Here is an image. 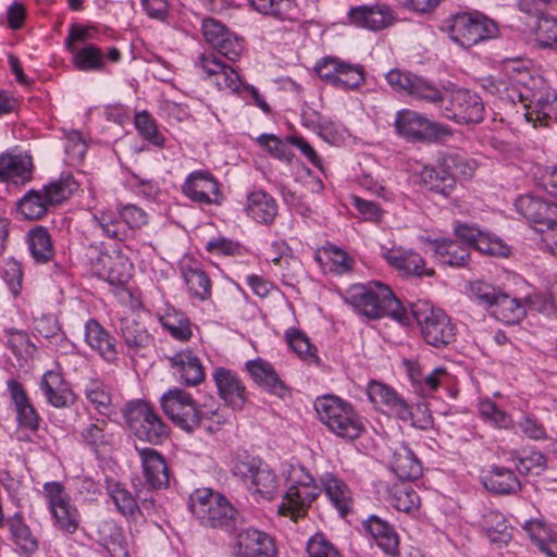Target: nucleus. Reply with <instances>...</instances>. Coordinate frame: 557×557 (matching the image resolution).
Here are the masks:
<instances>
[{
	"instance_id": "41",
	"label": "nucleus",
	"mask_w": 557,
	"mask_h": 557,
	"mask_svg": "<svg viewBox=\"0 0 557 557\" xmlns=\"http://www.w3.org/2000/svg\"><path fill=\"white\" fill-rule=\"evenodd\" d=\"M492 314L505 323H517L525 315V310L516 298L500 292L492 306Z\"/></svg>"
},
{
	"instance_id": "9",
	"label": "nucleus",
	"mask_w": 557,
	"mask_h": 557,
	"mask_svg": "<svg viewBox=\"0 0 557 557\" xmlns=\"http://www.w3.org/2000/svg\"><path fill=\"white\" fill-rule=\"evenodd\" d=\"M440 103L445 117L458 123H480L483 120L484 106L481 98L467 89L440 90Z\"/></svg>"
},
{
	"instance_id": "60",
	"label": "nucleus",
	"mask_w": 557,
	"mask_h": 557,
	"mask_svg": "<svg viewBox=\"0 0 557 557\" xmlns=\"http://www.w3.org/2000/svg\"><path fill=\"white\" fill-rule=\"evenodd\" d=\"M112 499L117 507V509L125 516L134 515L135 511L138 510V505L136 499L132 496V494L122 487H116L112 491Z\"/></svg>"
},
{
	"instance_id": "20",
	"label": "nucleus",
	"mask_w": 557,
	"mask_h": 557,
	"mask_svg": "<svg viewBox=\"0 0 557 557\" xmlns=\"http://www.w3.org/2000/svg\"><path fill=\"white\" fill-rule=\"evenodd\" d=\"M352 24L371 30H380L388 27L394 22L393 11L383 4L360 5L351 8L348 12Z\"/></svg>"
},
{
	"instance_id": "30",
	"label": "nucleus",
	"mask_w": 557,
	"mask_h": 557,
	"mask_svg": "<svg viewBox=\"0 0 557 557\" xmlns=\"http://www.w3.org/2000/svg\"><path fill=\"white\" fill-rule=\"evenodd\" d=\"M392 470L403 481H413L419 479L422 474L420 460L413 451L405 445H399L394 449Z\"/></svg>"
},
{
	"instance_id": "22",
	"label": "nucleus",
	"mask_w": 557,
	"mask_h": 557,
	"mask_svg": "<svg viewBox=\"0 0 557 557\" xmlns=\"http://www.w3.org/2000/svg\"><path fill=\"white\" fill-rule=\"evenodd\" d=\"M502 71L510 84L517 88L516 97L523 99L525 92L531 90V79L540 77L532 75L530 71V61L522 58H507L502 61Z\"/></svg>"
},
{
	"instance_id": "35",
	"label": "nucleus",
	"mask_w": 557,
	"mask_h": 557,
	"mask_svg": "<svg viewBox=\"0 0 557 557\" xmlns=\"http://www.w3.org/2000/svg\"><path fill=\"white\" fill-rule=\"evenodd\" d=\"M85 341L97 350L106 360L115 358V346L111 336L95 320H89L85 325Z\"/></svg>"
},
{
	"instance_id": "43",
	"label": "nucleus",
	"mask_w": 557,
	"mask_h": 557,
	"mask_svg": "<svg viewBox=\"0 0 557 557\" xmlns=\"http://www.w3.org/2000/svg\"><path fill=\"white\" fill-rule=\"evenodd\" d=\"M182 275L193 297L207 300L211 296V281L202 270L184 265Z\"/></svg>"
},
{
	"instance_id": "52",
	"label": "nucleus",
	"mask_w": 557,
	"mask_h": 557,
	"mask_svg": "<svg viewBox=\"0 0 557 557\" xmlns=\"http://www.w3.org/2000/svg\"><path fill=\"white\" fill-rule=\"evenodd\" d=\"M74 64L79 71H94L102 67L103 57L100 49L87 46L81 50H74Z\"/></svg>"
},
{
	"instance_id": "64",
	"label": "nucleus",
	"mask_w": 557,
	"mask_h": 557,
	"mask_svg": "<svg viewBox=\"0 0 557 557\" xmlns=\"http://www.w3.org/2000/svg\"><path fill=\"white\" fill-rule=\"evenodd\" d=\"M471 292L476 297V299L490 308H492L493 304L500 294V292L497 290L493 285L482 281L474 282L471 285Z\"/></svg>"
},
{
	"instance_id": "32",
	"label": "nucleus",
	"mask_w": 557,
	"mask_h": 557,
	"mask_svg": "<svg viewBox=\"0 0 557 557\" xmlns=\"http://www.w3.org/2000/svg\"><path fill=\"white\" fill-rule=\"evenodd\" d=\"M12 399L15 404L17 420L24 428L36 430L39 424V417L30 405L22 385L14 380L8 382Z\"/></svg>"
},
{
	"instance_id": "19",
	"label": "nucleus",
	"mask_w": 557,
	"mask_h": 557,
	"mask_svg": "<svg viewBox=\"0 0 557 557\" xmlns=\"http://www.w3.org/2000/svg\"><path fill=\"white\" fill-rule=\"evenodd\" d=\"M394 125L399 135L416 140H422L441 132V126L437 123L431 122L418 112L406 109L397 112Z\"/></svg>"
},
{
	"instance_id": "46",
	"label": "nucleus",
	"mask_w": 557,
	"mask_h": 557,
	"mask_svg": "<svg viewBox=\"0 0 557 557\" xmlns=\"http://www.w3.org/2000/svg\"><path fill=\"white\" fill-rule=\"evenodd\" d=\"M534 39L541 48L557 49V18L549 15L539 17Z\"/></svg>"
},
{
	"instance_id": "55",
	"label": "nucleus",
	"mask_w": 557,
	"mask_h": 557,
	"mask_svg": "<svg viewBox=\"0 0 557 557\" xmlns=\"http://www.w3.org/2000/svg\"><path fill=\"white\" fill-rule=\"evenodd\" d=\"M342 63L343 61L338 58L326 57L315 64L314 70L322 81L336 87L337 74L339 73Z\"/></svg>"
},
{
	"instance_id": "23",
	"label": "nucleus",
	"mask_w": 557,
	"mask_h": 557,
	"mask_svg": "<svg viewBox=\"0 0 557 557\" xmlns=\"http://www.w3.org/2000/svg\"><path fill=\"white\" fill-rule=\"evenodd\" d=\"M140 215V222L133 224L127 219L123 211H96L94 214L95 223L101 228V231L109 237L121 239L126 235L127 227L138 226L140 223L146 222V215L144 211H137Z\"/></svg>"
},
{
	"instance_id": "16",
	"label": "nucleus",
	"mask_w": 557,
	"mask_h": 557,
	"mask_svg": "<svg viewBox=\"0 0 557 557\" xmlns=\"http://www.w3.org/2000/svg\"><path fill=\"white\" fill-rule=\"evenodd\" d=\"M198 65L220 90L230 92H238L240 90L243 82L238 73L231 66L222 63L214 54H200Z\"/></svg>"
},
{
	"instance_id": "54",
	"label": "nucleus",
	"mask_w": 557,
	"mask_h": 557,
	"mask_svg": "<svg viewBox=\"0 0 557 557\" xmlns=\"http://www.w3.org/2000/svg\"><path fill=\"white\" fill-rule=\"evenodd\" d=\"M87 144L83 139L82 134L76 131H71L65 135V152L67 161L71 164L79 163L86 153Z\"/></svg>"
},
{
	"instance_id": "3",
	"label": "nucleus",
	"mask_w": 557,
	"mask_h": 557,
	"mask_svg": "<svg viewBox=\"0 0 557 557\" xmlns=\"http://www.w3.org/2000/svg\"><path fill=\"white\" fill-rule=\"evenodd\" d=\"M314 409L320 421L338 437L354 441L363 431V424L352 406L337 396L318 397Z\"/></svg>"
},
{
	"instance_id": "17",
	"label": "nucleus",
	"mask_w": 557,
	"mask_h": 557,
	"mask_svg": "<svg viewBox=\"0 0 557 557\" xmlns=\"http://www.w3.org/2000/svg\"><path fill=\"white\" fill-rule=\"evenodd\" d=\"M389 86L397 91H406L420 100L436 101L440 98V89L429 84L419 76L392 70L386 74Z\"/></svg>"
},
{
	"instance_id": "10",
	"label": "nucleus",
	"mask_w": 557,
	"mask_h": 557,
	"mask_svg": "<svg viewBox=\"0 0 557 557\" xmlns=\"http://www.w3.org/2000/svg\"><path fill=\"white\" fill-rule=\"evenodd\" d=\"M125 418L135 436L141 441L158 444L166 436V426L145 401L129 403Z\"/></svg>"
},
{
	"instance_id": "61",
	"label": "nucleus",
	"mask_w": 557,
	"mask_h": 557,
	"mask_svg": "<svg viewBox=\"0 0 557 557\" xmlns=\"http://www.w3.org/2000/svg\"><path fill=\"white\" fill-rule=\"evenodd\" d=\"M309 557H341L337 550L322 536L314 535L307 544Z\"/></svg>"
},
{
	"instance_id": "1",
	"label": "nucleus",
	"mask_w": 557,
	"mask_h": 557,
	"mask_svg": "<svg viewBox=\"0 0 557 557\" xmlns=\"http://www.w3.org/2000/svg\"><path fill=\"white\" fill-rule=\"evenodd\" d=\"M164 413L178 428L186 432H194L201 425L208 432L218 430L224 420L218 410L200 411L191 396L178 388L165 393L161 398Z\"/></svg>"
},
{
	"instance_id": "24",
	"label": "nucleus",
	"mask_w": 557,
	"mask_h": 557,
	"mask_svg": "<svg viewBox=\"0 0 557 557\" xmlns=\"http://www.w3.org/2000/svg\"><path fill=\"white\" fill-rule=\"evenodd\" d=\"M219 395L234 408H242L246 401L245 387L230 370L219 368L214 373Z\"/></svg>"
},
{
	"instance_id": "57",
	"label": "nucleus",
	"mask_w": 557,
	"mask_h": 557,
	"mask_svg": "<svg viewBox=\"0 0 557 557\" xmlns=\"http://www.w3.org/2000/svg\"><path fill=\"white\" fill-rule=\"evenodd\" d=\"M367 393L371 403L376 405H386L387 407L392 401H395V397L397 396V394L388 386L376 381L369 383Z\"/></svg>"
},
{
	"instance_id": "7",
	"label": "nucleus",
	"mask_w": 557,
	"mask_h": 557,
	"mask_svg": "<svg viewBox=\"0 0 557 557\" xmlns=\"http://www.w3.org/2000/svg\"><path fill=\"white\" fill-rule=\"evenodd\" d=\"M530 83L531 90L519 100L525 109V119L534 126L548 125L552 121H557V90L542 77H535Z\"/></svg>"
},
{
	"instance_id": "38",
	"label": "nucleus",
	"mask_w": 557,
	"mask_h": 557,
	"mask_svg": "<svg viewBox=\"0 0 557 557\" xmlns=\"http://www.w3.org/2000/svg\"><path fill=\"white\" fill-rule=\"evenodd\" d=\"M40 386L47 400L52 406L62 408L67 405L70 391L60 373L54 371L46 372L41 379Z\"/></svg>"
},
{
	"instance_id": "13",
	"label": "nucleus",
	"mask_w": 557,
	"mask_h": 557,
	"mask_svg": "<svg viewBox=\"0 0 557 557\" xmlns=\"http://www.w3.org/2000/svg\"><path fill=\"white\" fill-rule=\"evenodd\" d=\"M234 472L239 475L250 490L264 499H272L277 492L276 475L264 465H257L255 461H238Z\"/></svg>"
},
{
	"instance_id": "49",
	"label": "nucleus",
	"mask_w": 557,
	"mask_h": 557,
	"mask_svg": "<svg viewBox=\"0 0 557 557\" xmlns=\"http://www.w3.org/2000/svg\"><path fill=\"white\" fill-rule=\"evenodd\" d=\"M524 530L539 548L548 556V547L557 543V537L553 535L550 529L541 520H530L525 522Z\"/></svg>"
},
{
	"instance_id": "59",
	"label": "nucleus",
	"mask_w": 557,
	"mask_h": 557,
	"mask_svg": "<svg viewBox=\"0 0 557 557\" xmlns=\"http://www.w3.org/2000/svg\"><path fill=\"white\" fill-rule=\"evenodd\" d=\"M480 413L481 416L490 421H493L498 428H508L510 424L509 416L496 407V405L491 400H484L480 404Z\"/></svg>"
},
{
	"instance_id": "15",
	"label": "nucleus",
	"mask_w": 557,
	"mask_h": 557,
	"mask_svg": "<svg viewBox=\"0 0 557 557\" xmlns=\"http://www.w3.org/2000/svg\"><path fill=\"white\" fill-rule=\"evenodd\" d=\"M45 491L49 498V507L55 524L70 534L74 533L78 528V515L77 510L70 504L62 485L47 483Z\"/></svg>"
},
{
	"instance_id": "34",
	"label": "nucleus",
	"mask_w": 557,
	"mask_h": 557,
	"mask_svg": "<svg viewBox=\"0 0 557 557\" xmlns=\"http://www.w3.org/2000/svg\"><path fill=\"white\" fill-rule=\"evenodd\" d=\"M523 215L529 225L543 235V242L557 257V220L547 216L543 211H525Z\"/></svg>"
},
{
	"instance_id": "36",
	"label": "nucleus",
	"mask_w": 557,
	"mask_h": 557,
	"mask_svg": "<svg viewBox=\"0 0 557 557\" xmlns=\"http://www.w3.org/2000/svg\"><path fill=\"white\" fill-rule=\"evenodd\" d=\"M484 486L496 494H513L520 491L521 484L515 473L504 467H494L484 478Z\"/></svg>"
},
{
	"instance_id": "31",
	"label": "nucleus",
	"mask_w": 557,
	"mask_h": 557,
	"mask_svg": "<svg viewBox=\"0 0 557 557\" xmlns=\"http://www.w3.org/2000/svg\"><path fill=\"white\" fill-rule=\"evenodd\" d=\"M421 182L430 189L444 196L455 187V178L449 166L444 165V159L437 168L425 166L420 173Z\"/></svg>"
},
{
	"instance_id": "5",
	"label": "nucleus",
	"mask_w": 557,
	"mask_h": 557,
	"mask_svg": "<svg viewBox=\"0 0 557 557\" xmlns=\"http://www.w3.org/2000/svg\"><path fill=\"white\" fill-rule=\"evenodd\" d=\"M411 312L429 345L442 347L455 339V326L442 309L428 301H417L411 306Z\"/></svg>"
},
{
	"instance_id": "27",
	"label": "nucleus",
	"mask_w": 557,
	"mask_h": 557,
	"mask_svg": "<svg viewBox=\"0 0 557 557\" xmlns=\"http://www.w3.org/2000/svg\"><path fill=\"white\" fill-rule=\"evenodd\" d=\"M385 260L405 274L433 276L434 270L424 269L425 262L421 256L413 251L391 250L384 253Z\"/></svg>"
},
{
	"instance_id": "48",
	"label": "nucleus",
	"mask_w": 557,
	"mask_h": 557,
	"mask_svg": "<svg viewBox=\"0 0 557 557\" xmlns=\"http://www.w3.org/2000/svg\"><path fill=\"white\" fill-rule=\"evenodd\" d=\"M161 324L174 338L180 341H188L193 334L190 322L183 314L168 312L161 318Z\"/></svg>"
},
{
	"instance_id": "58",
	"label": "nucleus",
	"mask_w": 557,
	"mask_h": 557,
	"mask_svg": "<svg viewBox=\"0 0 557 557\" xmlns=\"http://www.w3.org/2000/svg\"><path fill=\"white\" fill-rule=\"evenodd\" d=\"M258 143L264 147L273 157L289 161L287 145L274 135L263 134L258 137Z\"/></svg>"
},
{
	"instance_id": "42",
	"label": "nucleus",
	"mask_w": 557,
	"mask_h": 557,
	"mask_svg": "<svg viewBox=\"0 0 557 557\" xmlns=\"http://www.w3.org/2000/svg\"><path fill=\"white\" fill-rule=\"evenodd\" d=\"M120 329L126 345L132 349L147 347L151 342L146 329L134 317L122 318Z\"/></svg>"
},
{
	"instance_id": "37",
	"label": "nucleus",
	"mask_w": 557,
	"mask_h": 557,
	"mask_svg": "<svg viewBox=\"0 0 557 557\" xmlns=\"http://www.w3.org/2000/svg\"><path fill=\"white\" fill-rule=\"evenodd\" d=\"M366 528L376 540L377 545L386 553L396 555L398 549V535L386 521L372 516L366 521Z\"/></svg>"
},
{
	"instance_id": "51",
	"label": "nucleus",
	"mask_w": 557,
	"mask_h": 557,
	"mask_svg": "<svg viewBox=\"0 0 557 557\" xmlns=\"http://www.w3.org/2000/svg\"><path fill=\"white\" fill-rule=\"evenodd\" d=\"M85 395L100 413H104L111 405V394L100 381L90 380L85 386Z\"/></svg>"
},
{
	"instance_id": "14",
	"label": "nucleus",
	"mask_w": 557,
	"mask_h": 557,
	"mask_svg": "<svg viewBox=\"0 0 557 557\" xmlns=\"http://www.w3.org/2000/svg\"><path fill=\"white\" fill-rule=\"evenodd\" d=\"M202 35L213 49L230 61L238 60L244 51L242 40L214 18L203 20Z\"/></svg>"
},
{
	"instance_id": "39",
	"label": "nucleus",
	"mask_w": 557,
	"mask_h": 557,
	"mask_svg": "<svg viewBox=\"0 0 557 557\" xmlns=\"http://www.w3.org/2000/svg\"><path fill=\"white\" fill-rule=\"evenodd\" d=\"M391 505L399 511L411 512L420 507V497L411 484L400 482L388 491Z\"/></svg>"
},
{
	"instance_id": "25",
	"label": "nucleus",
	"mask_w": 557,
	"mask_h": 557,
	"mask_svg": "<svg viewBox=\"0 0 557 557\" xmlns=\"http://www.w3.org/2000/svg\"><path fill=\"white\" fill-rule=\"evenodd\" d=\"M33 162L26 154L2 153L0 156V181L22 183L30 180Z\"/></svg>"
},
{
	"instance_id": "6",
	"label": "nucleus",
	"mask_w": 557,
	"mask_h": 557,
	"mask_svg": "<svg viewBox=\"0 0 557 557\" xmlns=\"http://www.w3.org/2000/svg\"><path fill=\"white\" fill-rule=\"evenodd\" d=\"M189 508L203 525L210 528L228 525L236 515L227 499L210 488L196 490L189 497Z\"/></svg>"
},
{
	"instance_id": "8",
	"label": "nucleus",
	"mask_w": 557,
	"mask_h": 557,
	"mask_svg": "<svg viewBox=\"0 0 557 557\" xmlns=\"http://www.w3.org/2000/svg\"><path fill=\"white\" fill-rule=\"evenodd\" d=\"M287 481L290 486L285 492L283 503L278 507V513L290 516L294 520L306 511V508L319 495L318 487L313 484V478L305 472L302 467H292Z\"/></svg>"
},
{
	"instance_id": "56",
	"label": "nucleus",
	"mask_w": 557,
	"mask_h": 557,
	"mask_svg": "<svg viewBox=\"0 0 557 557\" xmlns=\"http://www.w3.org/2000/svg\"><path fill=\"white\" fill-rule=\"evenodd\" d=\"M135 125L141 135L151 144L156 146L163 145V138L159 134L154 121L147 113L143 112L137 114L135 117Z\"/></svg>"
},
{
	"instance_id": "62",
	"label": "nucleus",
	"mask_w": 557,
	"mask_h": 557,
	"mask_svg": "<svg viewBox=\"0 0 557 557\" xmlns=\"http://www.w3.org/2000/svg\"><path fill=\"white\" fill-rule=\"evenodd\" d=\"M12 534L16 544L27 554H32L37 549V541L33 536L30 530L25 524L18 523L12 528Z\"/></svg>"
},
{
	"instance_id": "12",
	"label": "nucleus",
	"mask_w": 557,
	"mask_h": 557,
	"mask_svg": "<svg viewBox=\"0 0 557 557\" xmlns=\"http://www.w3.org/2000/svg\"><path fill=\"white\" fill-rule=\"evenodd\" d=\"M183 191L190 200L203 206H222L224 198L218 180L203 170L194 171L187 176Z\"/></svg>"
},
{
	"instance_id": "33",
	"label": "nucleus",
	"mask_w": 557,
	"mask_h": 557,
	"mask_svg": "<svg viewBox=\"0 0 557 557\" xmlns=\"http://www.w3.org/2000/svg\"><path fill=\"white\" fill-rule=\"evenodd\" d=\"M321 483L325 494L330 497L341 516L345 517L352 504L351 493L347 485L332 473L324 474L321 478Z\"/></svg>"
},
{
	"instance_id": "50",
	"label": "nucleus",
	"mask_w": 557,
	"mask_h": 557,
	"mask_svg": "<svg viewBox=\"0 0 557 557\" xmlns=\"http://www.w3.org/2000/svg\"><path fill=\"white\" fill-rule=\"evenodd\" d=\"M485 530L493 543L503 545L507 544L511 539V533L505 519L498 513L491 512L485 517Z\"/></svg>"
},
{
	"instance_id": "4",
	"label": "nucleus",
	"mask_w": 557,
	"mask_h": 557,
	"mask_svg": "<svg viewBox=\"0 0 557 557\" xmlns=\"http://www.w3.org/2000/svg\"><path fill=\"white\" fill-rule=\"evenodd\" d=\"M441 28L455 44L467 49L498 35L497 24L476 12L454 14L443 22Z\"/></svg>"
},
{
	"instance_id": "21",
	"label": "nucleus",
	"mask_w": 557,
	"mask_h": 557,
	"mask_svg": "<svg viewBox=\"0 0 557 557\" xmlns=\"http://www.w3.org/2000/svg\"><path fill=\"white\" fill-rule=\"evenodd\" d=\"M141 459L145 483L151 490L169 486V469L164 458L156 449L137 448Z\"/></svg>"
},
{
	"instance_id": "47",
	"label": "nucleus",
	"mask_w": 557,
	"mask_h": 557,
	"mask_svg": "<svg viewBox=\"0 0 557 557\" xmlns=\"http://www.w3.org/2000/svg\"><path fill=\"white\" fill-rule=\"evenodd\" d=\"M336 87L342 89H357L364 84V70L359 64L343 61L337 74Z\"/></svg>"
},
{
	"instance_id": "53",
	"label": "nucleus",
	"mask_w": 557,
	"mask_h": 557,
	"mask_svg": "<svg viewBox=\"0 0 557 557\" xmlns=\"http://www.w3.org/2000/svg\"><path fill=\"white\" fill-rule=\"evenodd\" d=\"M286 341L289 347L302 359L314 358L315 348L310 344L309 338L299 330L289 329L286 332Z\"/></svg>"
},
{
	"instance_id": "44",
	"label": "nucleus",
	"mask_w": 557,
	"mask_h": 557,
	"mask_svg": "<svg viewBox=\"0 0 557 557\" xmlns=\"http://www.w3.org/2000/svg\"><path fill=\"white\" fill-rule=\"evenodd\" d=\"M249 4L262 14L273 15L280 20H295L296 7L290 0H248Z\"/></svg>"
},
{
	"instance_id": "40",
	"label": "nucleus",
	"mask_w": 557,
	"mask_h": 557,
	"mask_svg": "<svg viewBox=\"0 0 557 557\" xmlns=\"http://www.w3.org/2000/svg\"><path fill=\"white\" fill-rule=\"evenodd\" d=\"M428 242L434 246V252L442 260V262L448 265H465L469 258L467 248L461 246L456 240L438 242L428 239Z\"/></svg>"
},
{
	"instance_id": "29",
	"label": "nucleus",
	"mask_w": 557,
	"mask_h": 557,
	"mask_svg": "<svg viewBox=\"0 0 557 557\" xmlns=\"http://www.w3.org/2000/svg\"><path fill=\"white\" fill-rule=\"evenodd\" d=\"M171 366L176 368L186 385H197L205 379L203 367L198 357L190 350H182L170 358Z\"/></svg>"
},
{
	"instance_id": "11",
	"label": "nucleus",
	"mask_w": 557,
	"mask_h": 557,
	"mask_svg": "<svg viewBox=\"0 0 557 557\" xmlns=\"http://www.w3.org/2000/svg\"><path fill=\"white\" fill-rule=\"evenodd\" d=\"M77 189L75 180L67 175L45 186L42 191L29 190L18 201L20 209L27 207L32 209L39 207L45 209L47 206H60L67 200Z\"/></svg>"
},
{
	"instance_id": "63",
	"label": "nucleus",
	"mask_w": 557,
	"mask_h": 557,
	"mask_svg": "<svg viewBox=\"0 0 557 557\" xmlns=\"http://www.w3.org/2000/svg\"><path fill=\"white\" fill-rule=\"evenodd\" d=\"M8 337V346L16 356L28 354L30 349V342L28 335L21 331L9 330L5 331Z\"/></svg>"
},
{
	"instance_id": "45",
	"label": "nucleus",
	"mask_w": 557,
	"mask_h": 557,
	"mask_svg": "<svg viewBox=\"0 0 557 557\" xmlns=\"http://www.w3.org/2000/svg\"><path fill=\"white\" fill-rule=\"evenodd\" d=\"M29 249L33 258L40 263L49 261L53 256L52 244L46 228L38 226L28 233Z\"/></svg>"
},
{
	"instance_id": "2",
	"label": "nucleus",
	"mask_w": 557,
	"mask_h": 557,
	"mask_svg": "<svg viewBox=\"0 0 557 557\" xmlns=\"http://www.w3.org/2000/svg\"><path fill=\"white\" fill-rule=\"evenodd\" d=\"M347 301L369 319L391 317L401 322L405 317V309L392 289L379 282L352 286Z\"/></svg>"
},
{
	"instance_id": "18",
	"label": "nucleus",
	"mask_w": 557,
	"mask_h": 557,
	"mask_svg": "<svg viewBox=\"0 0 557 557\" xmlns=\"http://www.w3.org/2000/svg\"><path fill=\"white\" fill-rule=\"evenodd\" d=\"M235 557H275L273 540L257 529L242 530L237 534Z\"/></svg>"
},
{
	"instance_id": "26",
	"label": "nucleus",
	"mask_w": 557,
	"mask_h": 557,
	"mask_svg": "<svg viewBox=\"0 0 557 557\" xmlns=\"http://www.w3.org/2000/svg\"><path fill=\"white\" fill-rule=\"evenodd\" d=\"M102 264L99 275L112 285H124L131 278L132 264L128 259L120 252L103 255L98 259Z\"/></svg>"
},
{
	"instance_id": "28",
	"label": "nucleus",
	"mask_w": 557,
	"mask_h": 557,
	"mask_svg": "<svg viewBox=\"0 0 557 557\" xmlns=\"http://www.w3.org/2000/svg\"><path fill=\"white\" fill-rule=\"evenodd\" d=\"M246 368L255 382L271 394L283 398L287 393L286 386L280 380L271 364L262 360H255L247 362Z\"/></svg>"
}]
</instances>
